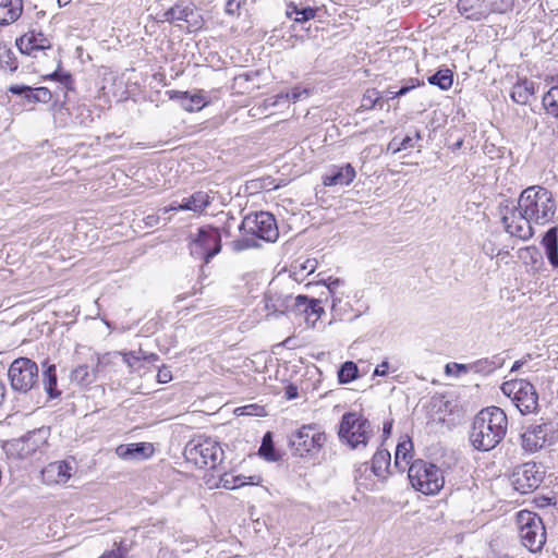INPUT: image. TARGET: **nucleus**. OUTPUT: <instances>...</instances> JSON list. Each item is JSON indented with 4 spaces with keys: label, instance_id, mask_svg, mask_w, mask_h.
<instances>
[{
    "label": "nucleus",
    "instance_id": "obj_1",
    "mask_svg": "<svg viewBox=\"0 0 558 558\" xmlns=\"http://www.w3.org/2000/svg\"><path fill=\"white\" fill-rule=\"evenodd\" d=\"M508 428L505 411L498 407L482 409L473 418L470 442L478 451H489L501 442Z\"/></svg>",
    "mask_w": 558,
    "mask_h": 558
},
{
    "label": "nucleus",
    "instance_id": "obj_2",
    "mask_svg": "<svg viewBox=\"0 0 558 558\" xmlns=\"http://www.w3.org/2000/svg\"><path fill=\"white\" fill-rule=\"evenodd\" d=\"M514 208L523 218L544 225L554 217L556 203L550 191L541 185H533L521 192Z\"/></svg>",
    "mask_w": 558,
    "mask_h": 558
},
{
    "label": "nucleus",
    "instance_id": "obj_3",
    "mask_svg": "<svg viewBox=\"0 0 558 558\" xmlns=\"http://www.w3.org/2000/svg\"><path fill=\"white\" fill-rule=\"evenodd\" d=\"M158 16L161 32L190 34L198 32L204 25L199 11L192 3H177Z\"/></svg>",
    "mask_w": 558,
    "mask_h": 558
},
{
    "label": "nucleus",
    "instance_id": "obj_4",
    "mask_svg": "<svg viewBox=\"0 0 558 558\" xmlns=\"http://www.w3.org/2000/svg\"><path fill=\"white\" fill-rule=\"evenodd\" d=\"M374 436V427L361 412H345L340 421L338 437L341 444L355 450L366 447Z\"/></svg>",
    "mask_w": 558,
    "mask_h": 558
},
{
    "label": "nucleus",
    "instance_id": "obj_5",
    "mask_svg": "<svg viewBox=\"0 0 558 558\" xmlns=\"http://www.w3.org/2000/svg\"><path fill=\"white\" fill-rule=\"evenodd\" d=\"M412 487L425 495L437 494L445 484L442 471L435 464L424 460H415L408 470Z\"/></svg>",
    "mask_w": 558,
    "mask_h": 558
},
{
    "label": "nucleus",
    "instance_id": "obj_6",
    "mask_svg": "<svg viewBox=\"0 0 558 558\" xmlns=\"http://www.w3.org/2000/svg\"><path fill=\"white\" fill-rule=\"evenodd\" d=\"M183 454L187 462L203 469L216 468L223 459V450L217 441L211 438L196 437L191 439L184 447Z\"/></svg>",
    "mask_w": 558,
    "mask_h": 558
},
{
    "label": "nucleus",
    "instance_id": "obj_7",
    "mask_svg": "<svg viewBox=\"0 0 558 558\" xmlns=\"http://www.w3.org/2000/svg\"><path fill=\"white\" fill-rule=\"evenodd\" d=\"M325 432L315 423L304 424L289 436V446L294 456L304 458L317 453L326 444Z\"/></svg>",
    "mask_w": 558,
    "mask_h": 558
},
{
    "label": "nucleus",
    "instance_id": "obj_8",
    "mask_svg": "<svg viewBox=\"0 0 558 558\" xmlns=\"http://www.w3.org/2000/svg\"><path fill=\"white\" fill-rule=\"evenodd\" d=\"M522 544L530 551L541 550L546 542V531L542 518L532 511L521 510L517 514Z\"/></svg>",
    "mask_w": 558,
    "mask_h": 558
},
{
    "label": "nucleus",
    "instance_id": "obj_9",
    "mask_svg": "<svg viewBox=\"0 0 558 558\" xmlns=\"http://www.w3.org/2000/svg\"><path fill=\"white\" fill-rule=\"evenodd\" d=\"M505 396L511 398L521 414L536 413L538 410V393L533 384L525 379H511L501 385Z\"/></svg>",
    "mask_w": 558,
    "mask_h": 558
},
{
    "label": "nucleus",
    "instance_id": "obj_10",
    "mask_svg": "<svg viewBox=\"0 0 558 558\" xmlns=\"http://www.w3.org/2000/svg\"><path fill=\"white\" fill-rule=\"evenodd\" d=\"M38 365L28 357L14 360L8 371L11 388L20 393H26L37 387L39 380Z\"/></svg>",
    "mask_w": 558,
    "mask_h": 558
},
{
    "label": "nucleus",
    "instance_id": "obj_11",
    "mask_svg": "<svg viewBox=\"0 0 558 558\" xmlns=\"http://www.w3.org/2000/svg\"><path fill=\"white\" fill-rule=\"evenodd\" d=\"M239 229L267 242H275L279 236L276 219L274 215L268 211H259L245 216Z\"/></svg>",
    "mask_w": 558,
    "mask_h": 558
},
{
    "label": "nucleus",
    "instance_id": "obj_12",
    "mask_svg": "<svg viewBox=\"0 0 558 558\" xmlns=\"http://www.w3.org/2000/svg\"><path fill=\"white\" fill-rule=\"evenodd\" d=\"M499 214L505 230L511 235L520 240L526 241L532 238L534 231L532 223L534 220L523 218L519 210L511 205L509 201L499 204Z\"/></svg>",
    "mask_w": 558,
    "mask_h": 558
},
{
    "label": "nucleus",
    "instance_id": "obj_13",
    "mask_svg": "<svg viewBox=\"0 0 558 558\" xmlns=\"http://www.w3.org/2000/svg\"><path fill=\"white\" fill-rule=\"evenodd\" d=\"M191 255L205 263L216 256L221 250V234L217 228L203 227L190 246Z\"/></svg>",
    "mask_w": 558,
    "mask_h": 558
},
{
    "label": "nucleus",
    "instance_id": "obj_14",
    "mask_svg": "<svg viewBox=\"0 0 558 558\" xmlns=\"http://www.w3.org/2000/svg\"><path fill=\"white\" fill-rule=\"evenodd\" d=\"M263 303L266 318H278L281 315L293 314L296 305L295 296L274 287L265 292Z\"/></svg>",
    "mask_w": 558,
    "mask_h": 558
},
{
    "label": "nucleus",
    "instance_id": "obj_15",
    "mask_svg": "<svg viewBox=\"0 0 558 558\" xmlns=\"http://www.w3.org/2000/svg\"><path fill=\"white\" fill-rule=\"evenodd\" d=\"M544 474L545 472L542 466L536 463H523L514 469L511 476L512 485L521 494H529L538 488L543 482Z\"/></svg>",
    "mask_w": 558,
    "mask_h": 558
},
{
    "label": "nucleus",
    "instance_id": "obj_16",
    "mask_svg": "<svg viewBox=\"0 0 558 558\" xmlns=\"http://www.w3.org/2000/svg\"><path fill=\"white\" fill-rule=\"evenodd\" d=\"M550 425L548 423L531 424L521 435V446L527 452L542 449L548 440Z\"/></svg>",
    "mask_w": 558,
    "mask_h": 558
},
{
    "label": "nucleus",
    "instance_id": "obj_17",
    "mask_svg": "<svg viewBox=\"0 0 558 558\" xmlns=\"http://www.w3.org/2000/svg\"><path fill=\"white\" fill-rule=\"evenodd\" d=\"M8 92L20 96L25 105L48 104L52 99V93L47 87H31L28 85H11Z\"/></svg>",
    "mask_w": 558,
    "mask_h": 558
},
{
    "label": "nucleus",
    "instance_id": "obj_18",
    "mask_svg": "<svg viewBox=\"0 0 558 558\" xmlns=\"http://www.w3.org/2000/svg\"><path fill=\"white\" fill-rule=\"evenodd\" d=\"M46 438L47 432L44 428H38L28 432L15 440L14 446L16 447L21 458H27L45 445Z\"/></svg>",
    "mask_w": 558,
    "mask_h": 558
},
{
    "label": "nucleus",
    "instance_id": "obj_19",
    "mask_svg": "<svg viewBox=\"0 0 558 558\" xmlns=\"http://www.w3.org/2000/svg\"><path fill=\"white\" fill-rule=\"evenodd\" d=\"M72 476V465L66 461H54L41 471V477L47 485L65 484Z\"/></svg>",
    "mask_w": 558,
    "mask_h": 558
},
{
    "label": "nucleus",
    "instance_id": "obj_20",
    "mask_svg": "<svg viewBox=\"0 0 558 558\" xmlns=\"http://www.w3.org/2000/svg\"><path fill=\"white\" fill-rule=\"evenodd\" d=\"M15 46L22 54L33 58L45 54L47 50L52 49L48 37H16Z\"/></svg>",
    "mask_w": 558,
    "mask_h": 558
},
{
    "label": "nucleus",
    "instance_id": "obj_21",
    "mask_svg": "<svg viewBox=\"0 0 558 558\" xmlns=\"http://www.w3.org/2000/svg\"><path fill=\"white\" fill-rule=\"evenodd\" d=\"M356 177V171L351 163L342 166H332L323 177L325 186H344L349 185Z\"/></svg>",
    "mask_w": 558,
    "mask_h": 558
},
{
    "label": "nucleus",
    "instance_id": "obj_22",
    "mask_svg": "<svg viewBox=\"0 0 558 558\" xmlns=\"http://www.w3.org/2000/svg\"><path fill=\"white\" fill-rule=\"evenodd\" d=\"M296 305L295 315H304L306 320H310L312 317L313 323H315L322 314H324V307L320 305V300L311 299L306 295L300 294L295 296Z\"/></svg>",
    "mask_w": 558,
    "mask_h": 558
},
{
    "label": "nucleus",
    "instance_id": "obj_23",
    "mask_svg": "<svg viewBox=\"0 0 558 558\" xmlns=\"http://www.w3.org/2000/svg\"><path fill=\"white\" fill-rule=\"evenodd\" d=\"M458 11L468 20H481L489 13L486 0H459Z\"/></svg>",
    "mask_w": 558,
    "mask_h": 558
},
{
    "label": "nucleus",
    "instance_id": "obj_24",
    "mask_svg": "<svg viewBox=\"0 0 558 558\" xmlns=\"http://www.w3.org/2000/svg\"><path fill=\"white\" fill-rule=\"evenodd\" d=\"M151 444L147 442H136L129 445H120L116 452L117 454L124 460H141L148 458L153 453Z\"/></svg>",
    "mask_w": 558,
    "mask_h": 558
},
{
    "label": "nucleus",
    "instance_id": "obj_25",
    "mask_svg": "<svg viewBox=\"0 0 558 558\" xmlns=\"http://www.w3.org/2000/svg\"><path fill=\"white\" fill-rule=\"evenodd\" d=\"M170 99L179 100L182 108L186 111L201 110L206 101L202 94H191L189 92L173 90L170 92Z\"/></svg>",
    "mask_w": 558,
    "mask_h": 558
},
{
    "label": "nucleus",
    "instance_id": "obj_26",
    "mask_svg": "<svg viewBox=\"0 0 558 558\" xmlns=\"http://www.w3.org/2000/svg\"><path fill=\"white\" fill-rule=\"evenodd\" d=\"M545 255L551 267H558V228L551 227L542 239Z\"/></svg>",
    "mask_w": 558,
    "mask_h": 558
},
{
    "label": "nucleus",
    "instance_id": "obj_27",
    "mask_svg": "<svg viewBox=\"0 0 558 558\" xmlns=\"http://www.w3.org/2000/svg\"><path fill=\"white\" fill-rule=\"evenodd\" d=\"M22 0H0V25L15 22L22 14Z\"/></svg>",
    "mask_w": 558,
    "mask_h": 558
},
{
    "label": "nucleus",
    "instance_id": "obj_28",
    "mask_svg": "<svg viewBox=\"0 0 558 558\" xmlns=\"http://www.w3.org/2000/svg\"><path fill=\"white\" fill-rule=\"evenodd\" d=\"M315 9L311 7H302L294 2H290L287 5V16L292 20L294 23L301 25V31H310V27H304L303 25L307 23L310 20L315 17Z\"/></svg>",
    "mask_w": 558,
    "mask_h": 558
},
{
    "label": "nucleus",
    "instance_id": "obj_29",
    "mask_svg": "<svg viewBox=\"0 0 558 558\" xmlns=\"http://www.w3.org/2000/svg\"><path fill=\"white\" fill-rule=\"evenodd\" d=\"M211 204V197L208 193L203 191H197L190 195L189 197H184L181 202V209L190 210L193 213L201 214L203 213L209 205Z\"/></svg>",
    "mask_w": 558,
    "mask_h": 558
},
{
    "label": "nucleus",
    "instance_id": "obj_30",
    "mask_svg": "<svg viewBox=\"0 0 558 558\" xmlns=\"http://www.w3.org/2000/svg\"><path fill=\"white\" fill-rule=\"evenodd\" d=\"M534 93V82L527 78H522L512 86L510 97L515 104L526 105Z\"/></svg>",
    "mask_w": 558,
    "mask_h": 558
},
{
    "label": "nucleus",
    "instance_id": "obj_31",
    "mask_svg": "<svg viewBox=\"0 0 558 558\" xmlns=\"http://www.w3.org/2000/svg\"><path fill=\"white\" fill-rule=\"evenodd\" d=\"M390 452L388 450H377L372 459V472L378 478L385 480L389 473Z\"/></svg>",
    "mask_w": 558,
    "mask_h": 558
},
{
    "label": "nucleus",
    "instance_id": "obj_32",
    "mask_svg": "<svg viewBox=\"0 0 558 558\" xmlns=\"http://www.w3.org/2000/svg\"><path fill=\"white\" fill-rule=\"evenodd\" d=\"M43 386L50 399H54L61 395V391L57 388V373L56 365L49 364L43 372Z\"/></svg>",
    "mask_w": 558,
    "mask_h": 558
},
{
    "label": "nucleus",
    "instance_id": "obj_33",
    "mask_svg": "<svg viewBox=\"0 0 558 558\" xmlns=\"http://www.w3.org/2000/svg\"><path fill=\"white\" fill-rule=\"evenodd\" d=\"M0 69L10 74L19 69V61L15 52L8 45L0 44Z\"/></svg>",
    "mask_w": 558,
    "mask_h": 558
},
{
    "label": "nucleus",
    "instance_id": "obj_34",
    "mask_svg": "<svg viewBox=\"0 0 558 558\" xmlns=\"http://www.w3.org/2000/svg\"><path fill=\"white\" fill-rule=\"evenodd\" d=\"M504 360L499 356L493 359H482L471 364L470 371L482 374H490L502 366Z\"/></svg>",
    "mask_w": 558,
    "mask_h": 558
},
{
    "label": "nucleus",
    "instance_id": "obj_35",
    "mask_svg": "<svg viewBox=\"0 0 558 558\" xmlns=\"http://www.w3.org/2000/svg\"><path fill=\"white\" fill-rule=\"evenodd\" d=\"M96 379V371H90L86 364L78 365L71 373V380L81 386H87Z\"/></svg>",
    "mask_w": 558,
    "mask_h": 558
},
{
    "label": "nucleus",
    "instance_id": "obj_36",
    "mask_svg": "<svg viewBox=\"0 0 558 558\" xmlns=\"http://www.w3.org/2000/svg\"><path fill=\"white\" fill-rule=\"evenodd\" d=\"M430 85L438 86L442 90H447L452 86L453 74L449 69H440L427 78Z\"/></svg>",
    "mask_w": 558,
    "mask_h": 558
},
{
    "label": "nucleus",
    "instance_id": "obj_37",
    "mask_svg": "<svg viewBox=\"0 0 558 558\" xmlns=\"http://www.w3.org/2000/svg\"><path fill=\"white\" fill-rule=\"evenodd\" d=\"M359 376L357 365L352 361L344 362L338 371V380L340 384H349Z\"/></svg>",
    "mask_w": 558,
    "mask_h": 558
},
{
    "label": "nucleus",
    "instance_id": "obj_38",
    "mask_svg": "<svg viewBox=\"0 0 558 558\" xmlns=\"http://www.w3.org/2000/svg\"><path fill=\"white\" fill-rule=\"evenodd\" d=\"M543 106L547 113L558 118V87H551L543 97Z\"/></svg>",
    "mask_w": 558,
    "mask_h": 558
},
{
    "label": "nucleus",
    "instance_id": "obj_39",
    "mask_svg": "<svg viewBox=\"0 0 558 558\" xmlns=\"http://www.w3.org/2000/svg\"><path fill=\"white\" fill-rule=\"evenodd\" d=\"M520 257L523 258L526 264L532 265V267L536 270H538L543 265V256L535 246L523 248L521 251Z\"/></svg>",
    "mask_w": 558,
    "mask_h": 558
},
{
    "label": "nucleus",
    "instance_id": "obj_40",
    "mask_svg": "<svg viewBox=\"0 0 558 558\" xmlns=\"http://www.w3.org/2000/svg\"><path fill=\"white\" fill-rule=\"evenodd\" d=\"M259 456L264 457L268 461H277L278 456L274 448L271 433L268 432L264 435L262 445L258 450Z\"/></svg>",
    "mask_w": 558,
    "mask_h": 558
},
{
    "label": "nucleus",
    "instance_id": "obj_41",
    "mask_svg": "<svg viewBox=\"0 0 558 558\" xmlns=\"http://www.w3.org/2000/svg\"><path fill=\"white\" fill-rule=\"evenodd\" d=\"M412 448L413 445L411 439H407L398 444L395 454V465L397 468H400L401 461H404L405 465L409 463L408 458L410 457Z\"/></svg>",
    "mask_w": 558,
    "mask_h": 558
},
{
    "label": "nucleus",
    "instance_id": "obj_42",
    "mask_svg": "<svg viewBox=\"0 0 558 558\" xmlns=\"http://www.w3.org/2000/svg\"><path fill=\"white\" fill-rule=\"evenodd\" d=\"M307 90L306 89H299V88H295L293 89L291 93H287V94H279L277 95L274 99H270L271 102L269 104L270 106H277L279 104H281V101L283 102H289V101H292V102H295L298 101L303 95L304 96H307Z\"/></svg>",
    "mask_w": 558,
    "mask_h": 558
},
{
    "label": "nucleus",
    "instance_id": "obj_43",
    "mask_svg": "<svg viewBox=\"0 0 558 558\" xmlns=\"http://www.w3.org/2000/svg\"><path fill=\"white\" fill-rule=\"evenodd\" d=\"M47 78L59 82L61 85L64 86L66 90L74 89V80L72 75L69 72L61 71L60 68L56 70L53 73L49 74Z\"/></svg>",
    "mask_w": 558,
    "mask_h": 558
},
{
    "label": "nucleus",
    "instance_id": "obj_44",
    "mask_svg": "<svg viewBox=\"0 0 558 558\" xmlns=\"http://www.w3.org/2000/svg\"><path fill=\"white\" fill-rule=\"evenodd\" d=\"M343 284V280L339 278L329 277L326 281L328 292L332 298L331 308L335 311L337 303L341 302V293L338 292V288Z\"/></svg>",
    "mask_w": 558,
    "mask_h": 558
},
{
    "label": "nucleus",
    "instance_id": "obj_45",
    "mask_svg": "<svg viewBox=\"0 0 558 558\" xmlns=\"http://www.w3.org/2000/svg\"><path fill=\"white\" fill-rule=\"evenodd\" d=\"M245 484L244 477L225 473L219 480V486L226 489H235Z\"/></svg>",
    "mask_w": 558,
    "mask_h": 558
},
{
    "label": "nucleus",
    "instance_id": "obj_46",
    "mask_svg": "<svg viewBox=\"0 0 558 558\" xmlns=\"http://www.w3.org/2000/svg\"><path fill=\"white\" fill-rule=\"evenodd\" d=\"M379 99V92L375 88H368L363 95L361 108L365 110H371L376 106Z\"/></svg>",
    "mask_w": 558,
    "mask_h": 558
},
{
    "label": "nucleus",
    "instance_id": "obj_47",
    "mask_svg": "<svg viewBox=\"0 0 558 558\" xmlns=\"http://www.w3.org/2000/svg\"><path fill=\"white\" fill-rule=\"evenodd\" d=\"M99 558H129V549L126 545L114 544V547L105 551Z\"/></svg>",
    "mask_w": 558,
    "mask_h": 558
},
{
    "label": "nucleus",
    "instance_id": "obj_48",
    "mask_svg": "<svg viewBox=\"0 0 558 558\" xmlns=\"http://www.w3.org/2000/svg\"><path fill=\"white\" fill-rule=\"evenodd\" d=\"M119 354L122 356L123 362L130 368H135L137 362H140L142 360L141 354L138 353V351L119 352Z\"/></svg>",
    "mask_w": 558,
    "mask_h": 558
},
{
    "label": "nucleus",
    "instance_id": "obj_49",
    "mask_svg": "<svg viewBox=\"0 0 558 558\" xmlns=\"http://www.w3.org/2000/svg\"><path fill=\"white\" fill-rule=\"evenodd\" d=\"M489 12H505L511 5V0H486Z\"/></svg>",
    "mask_w": 558,
    "mask_h": 558
},
{
    "label": "nucleus",
    "instance_id": "obj_50",
    "mask_svg": "<svg viewBox=\"0 0 558 558\" xmlns=\"http://www.w3.org/2000/svg\"><path fill=\"white\" fill-rule=\"evenodd\" d=\"M414 137L411 135H407L403 140L400 141L399 146L393 148V154H397L403 149H409L415 147Z\"/></svg>",
    "mask_w": 558,
    "mask_h": 558
},
{
    "label": "nucleus",
    "instance_id": "obj_51",
    "mask_svg": "<svg viewBox=\"0 0 558 558\" xmlns=\"http://www.w3.org/2000/svg\"><path fill=\"white\" fill-rule=\"evenodd\" d=\"M172 379L171 371L167 366L159 368L157 374V380L160 384H167Z\"/></svg>",
    "mask_w": 558,
    "mask_h": 558
},
{
    "label": "nucleus",
    "instance_id": "obj_52",
    "mask_svg": "<svg viewBox=\"0 0 558 558\" xmlns=\"http://www.w3.org/2000/svg\"><path fill=\"white\" fill-rule=\"evenodd\" d=\"M418 85V81L417 80H413L411 78L408 83L403 84L397 92L396 94L397 95H401V96H404L407 95L410 90H412L413 88H415V86Z\"/></svg>",
    "mask_w": 558,
    "mask_h": 558
},
{
    "label": "nucleus",
    "instance_id": "obj_53",
    "mask_svg": "<svg viewBox=\"0 0 558 558\" xmlns=\"http://www.w3.org/2000/svg\"><path fill=\"white\" fill-rule=\"evenodd\" d=\"M252 245H253L252 244V240H248V239H241V240H235V241L232 242V247L236 252H240V251H243L245 248H248Z\"/></svg>",
    "mask_w": 558,
    "mask_h": 558
},
{
    "label": "nucleus",
    "instance_id": "obj_54",
    "mask_svg": "<svg viewBox=\"0 0 558 558\" xmlns=\"http://www.w3.org/2000/svg\"><path fill=\"white\" fill-rule=\"evenodd\" d=\"M299 396L298 387L290 384L286 387L284 397L287 400L295 399Z\"/></svg>",
    "mask_w": 558,
    "mask_h": 558
},
{
    "label": "nucleus",
    "instance_id": "obj_55",
    "mask_svg": "<svg viewBox=\"0 0 558 558\" xmlns=\"http://www.w3.org/2000/svg\"><path fill=\"white\" fill-rule=\"evenodd\" d=\"M389 369V363L387 361L381 362L376 366L374 376H386Z\"/></svg>",
    "mask_w": 558,
    "mask_h": 558
},
{
    "label": "nucleus",
    "instance_id": "obj_56",
    "mask_svg": "<svg viewBox=\"0 0 558 558\" xmlns=\"http://www.w3.org/2000/svg\"><path fill=\"white\" fill-rule=\"evenodd\" d=\"M142 360L147 361L149 363L156 362L159 360V356L156 353H146L142 349L138 350Z\"/></svg>",
    "mask_w": 558,
    "mask_h": 558
},
{
    "label": "nucleus",
    "instance_id": "obj_57",
    "mask_svg": "<svg viewBox=\"0 0 558 558\" xmlns=\"http://www.w3.org/2000/svg\"><path fill=\"white\" fill-rule=\"evenodd\" d=\"M239 8L240 4L235 0H228L226 3V12L229 14H234Z\"/></svg>",
    "mask_w": 558,
    "mask_h": 558
},
{
    "label": "nucleus",
    "instance_id": "obj_58",
    "mask_svg": "<svg viewBox=\"0 0 558 558\" xmlns=\"http://www.w3.org/2000/svg\"><path fill=\"white\" fill-rule=\"evenodd\" d=\"M144 221L147 227H155L159 222V216L156 214L148 215L145 217Z\"/></svg>",
    "mask_w": 558,
    "mask_h": 558
},
{
    "label": "nucleus",
    "instance_id": "obj_59",
    "mask_svg": "<svg viewBox=\"0 0 558 558\" xmlns=\"http://www.w3.org/2000/svg\"><path fill=\"white\" fill-rule=\"evenodd\" d=\"M452 366L457 369V374H462L470 371L471 364L453 363Z\"/></svg>",
    "mask_w": 558,
    "mask_h": 558
},
{
    "label": "nucleus",
    "instance_id": "obj_60",
    "mask_svg": "<svg viewBox=\"0 0 558 558\" xmlns=\"http://www.w3.org/2000/svg\"><path fill=\"white\" fill-rule=\"evenodd\" d=\"M180 207H181V203L173 202L168 207H163L161 210L163 211V214H167L169 211L182 210Z\"/></svg>",
    "mask_w": 558,
    "mask_h": 558
},
{
    "label": "nucleus",
    "instance_id": "obj_61",
    "mask_svg": "<svg viewBox=\"0 0 558 558\" xmlns=\"http://www.w3.org/2000/svg\"><path fill=\"white\" fill-rule=\"evenodd\" d=\"M392 430V421L385 422L383 425V434L385 437H389Z\"/></svg>",
    "mask_w": 558,
    "mask_h": 558
},
{
    "label": "nucleus",
    "instance_id": "obj_62",
    "mask_svg": "<svg viewBox=\"0 0 558 558\" xmlns=\"http://www.w3.org/2000/svg\"><path fill=\"white\" fill-rule=\"evenodd\" d=\"M315 264H316L315 259H313V260L307 259L305 262V264L302 266V268H303V270H308V272H312L315 269Z\"/></svg>",
    "mask_w": 558,
    "mask_h": 558
},
{
    "label": "nucleus",
    "instance_id": "obj_63",
    "mask_svg": "<svg viewBox=\"0 0 558 558\" xmlns=\"http://www.w3.org/2000/svg\"><path fill=\"white\" fill-rule=\"evenodd\" d=\"M526 363V360L523 359V360H519V361H515L511 367V372H517L519 371L524 364Z\"/></svg>",
    "mask_w": 558,
    "mask_h": 558
},
{
    "label": "nucleus",
    "instance_id": "obj_64",
    "mask_svg": "<svg viewBox=\"0 0 558 558\" xmlns=\"http://www.w3.org/2000/svg\"><path fill=\"white\" fill-rule=\"evenodd\" d=\"M4 397H5V385L2 380H0V405L4 401Z\"/></svg>",
    "mask_w": 558,
    "mask_h": 558
}]
</instances>
